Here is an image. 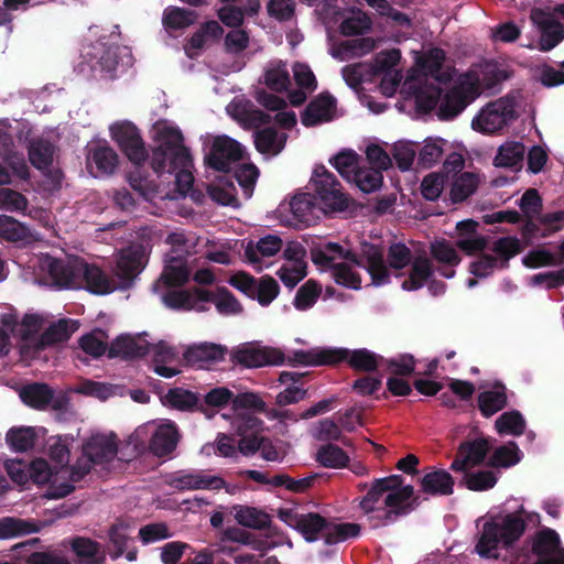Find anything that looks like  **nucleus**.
I'll use <instances>...</instances> for the list:
<instances>
[{
	"label": "nucleus",
	"mask_w": 564,
	"mask_h": 564,
	"mask_svg": "<svg viewBox=\"0 0 564 564\" xmlns=\"http://www.w3.org/2000/svg\"><path fill=\"white\" fill-rule=\"evenodd\" d=\"M166 243L171 247L166 254L164 270L153 285L156 293H161V301L170 308L204 312L213 303L220 315L231 316L242 312L241 304L225 288L215 292L194 289L191 291L169 290L166 288L185 283L192 270V262L187 259L194 248L193 239L183 232L170 234Z\"/></svg>",
	"instance_id": "obj_1"
},
{
	"label": "nucleus",
	"mask_w": 564,
	"mask_h": 564,
	"mask_svg": "<svg viewBox=\"0 0 564 564\" xmlns=\"http://www.w3.org/2000/svg\"><path fill=\"white\" fill-rule=\"evenodd\" d=\"M367 263L365 269L371 276L375 285H382L390 281V270L395 276H403L401 288L405 291L421 289L433 273L431 261L425 257H416L411 262L410 249L402 243H394L389 248V267L386 265L382 254L373 247L365 250Z\"/></svg>",
	"instance_id": "obj_2"
},
{
	"label": "nucleus",
	"mask_w": 564,
	"mask_h": 564,
	"mask_svg": "<svg viewBox=\"0 0 564 564\" xmlns=\"http://www.w3.org/2000/svg\"><path fill=\"white\" fill-rule=\"evenodd\" d=\"M507 78V73L496 63H486L453 80L438 108V117L452 119L474 101L482 90L494 88Z\"/></svg>",
	"instance_id": "obj_3"
},
{
	"label": "nucleus",
	"mask_w": 564,
	"mask_h": 564,
	"mask_svg": "<svg viewBox=\"0 0 564 564\" xmlns=\"http://www.w3.org/2000/svg\"><path fill=\"white\" fill-rule=\"evenodd\" d=\"M231 404V414L224 413L223 417L230 421V426L238 435L248 431H257L263 422L254 415V412H263L265 403L253 392L235 394L226 387L210 389L204 395L203 406L224 408Z\"/></svg>",
	"instance_id": "obj_4"
},
{
	"label": "nucleus",
	"mask_w": 564,
	"mask_h": 564,
	"mask_svg": "<svg viewBox=\"0 0 564 564\" xmlns=\"http://www.w3.org/2000/svg\"><path fill=\"white\" fill-rule=\"evenodd\" d=\"M181 432L175 422L160 419L139 425L127 438L139 455L150 453L158 457L171 455L181 441Z\"/></svg>",
	"instance_id": "obj_5"
},
{
	"label": "nucleus",
	"mask_w": 564,
	"mask_h": 564,
	"mask_svg": "<svg viewBox=\"0 0 564 564\" xmlns=\"http://www.w3.org/2000/svg\"><path fill=\"white\" fill-rule=\"evenodd\" d=\"M312 261L323 272H328L336 283L358 290L361 286L359 269L355 256L335 242L318 245L311 250Z\"/></svg>",
	"instance_id": "obj_6"
},
{
	"label": "nucleus",
	"mask_w": 564,
	"mask_h": 564,
	"mask_svg": "<svg viewBox=\"0 0 564 564\" xmlns=\"http://www.w3.org/2000/svg\"><path fill=\"white\" fill-rule=\"evenodd\" d=\"M525 529L527 522L519 513H508L500 520L486 521L475 551L480 557L497 560L499 545L505 550L511 549Z\"/></svg>",
	"instance_id": "obj_7"
},
{
	"label": "nucleus",
	"mask_w": 564,
	"mask_h": 564,
	"mask_svg": "<svg viewBox=\"0 0 564 564\" xmlns=\"http://www.w3.org/2000/svg\"><path fill=\"white\" fill-rule=\"evenodd\" d=\"M151 138L155 143L152 166L156 172L165 171L170 164H187L189 151L183 144V134L173 122L158 120L151 129Z\"/></svg>",
	"instance_id": "obj_8"
},
{
	"label": "nucleus",
	"mask_w": 564,
	"mask_h": 564,
	"mask_svg": "<svg viewBox=\"0 0 564 564\" xmlns=\"http://www.w3.org/2000/svg\"><path fill=\"white\" fill-rule=\"evenodd\" d=\"M66 464L59 468H53L48 462L45 463V470L50 474L42 482V485H48L45 497L48 499H62L70 495L75 490V484L79 482L96 469L97 466L105 468V465L111 460H75L74 464H69L70 460H65Z\"/></svg>",
	"instance_id": "obj_9"
},
{
	"label": "nucleus",
	"mask_w": 564,
	"mask_h": 564,
	"mask_svg": "<svg viewBox=\"0 0 564 564\" xmlns=\"http://www.w3.org/2000/svg\"><path fill=\"white\" fill-rule=\"evenodd\" d=\"M348 358L351 367L370 371L377 368L380 357L367 349H357L351 352L335 348H314L308 351L294 354V362L304 366L334 365Z\"/></svg>",
	"instance_id": "obj_10"
},
{
	"label": "nucleus",
	"mask_w": 564,
	"mask_h": 564,
	"mask_svg": "<svg viewBox=\"0 0 564 564\" xmlns=\"http://www.w3.org/2000/svg\"><path fill=\"white\" fill-rule=\"evenodd\" d=\"M444 59L445 53L441 48H431L421 58L422 68L430 74L426 83L415 93L416 106L423 111H430L437 104L441 105L443 100V98L441 99V94L443 91L446 94L453 85V82L447 84L437 75Z\"/></svg>",
	"instance_id": "obj_11"
},
{
	"label": "nucleus",
	"mask_w": 564,
	"mask_h": 564,
	"mask_svg": "<svg viewBox=\"0 0 564 564\" xmlns=\"http://www.w3.org/2000/svg\"><path fill=\"white\" fill-rule=\"evenodd\" d=\"M44 323L42 315L33 313L25 314L22 321L18 323L17 314L12 310L1 316V324L19 338L20 351L25 358L32 357L42 349V335L39 336V332Z\"/></svg>",
	"instance_id": "obj_12"
},
{
	"label": "nucleus",
	"mask_w": 564,
	"mask_h": 564,
	"mask_svg": "<svg viewBox=\"0 0 564 564\" xmlns=\"http://www.w3.org/2000/svg\"><path fill=\"white\" fill-rule=\"evenodd\" d=\"M82 270V259L59 260L45 257L40 261L39 282L57 290L80 289Z\"/></svg>",
	"instance_id": "obj_13"
},
{
	"label": "nucleus",
	"mask_w": 564,
	"mask_h": 564,
	"mask_svg": "<svg viewBox=\"0 0 564 564\" xmlns=\"http://www.w3.org/2000/svg\"><path fill=\"white\" fill-rule=\"evenodd\" d=\"M400 482V486L389 489L384 496V509L381 510V514L370 518V522L373 521V528L393 523L419 507V497L414 496V487L412 485H404V478L401 475Z\"/></svg>",
	"instance_id": "obj_14"
},
{
	"label": "nucleus",
	"mask_w": 564,
	"mask_h": 564,
	"mask_svg": "<svg viewBox=\"0 0 564 564\" xmlns=\"http://www.w3.org/2000/svg\"><path fill=\"white\" fill-rule=\"evenodd\" d=\"M316 199L325 213L343 212L348 206V198L340 184L324 166H317L311 178Z\"/></svg>",
	"instance_id": "obj_15"
},
{
	"label": "nucleus",
	"mask_w": 564,
	"mask_h": 564,
	"mask_svg": "<svg viewBox=\"0 0 564 564\" xmlns=\"http://www.w3.org/2000/svg\"><path fill=\"white\" fill-rule=\"evenodd\" d=\"M513 118L514 100L503 97L482 107L474 117L471 128L484 134H492L507 127Z\"/></svg>",
	"instance_id": "obj_16"
},
{
	"label": "nucleus",
	"mask_w": 564,
	"mask_h": 564,
	"mask_svg": "<svg viewBox=\"0 0 564 564\" xmlns=\"http://www.w3.org/2000/svg\"><path fill=\"white\" fill-rule=\"evenodd\" d=\"M209 151L205 156L206 164L219 172H227L232 164L243 156V147L228 135L208 137Z\"/></svg>",
	"instance_id": "obj_17"
},
{
	"label": "nucleus",
	"mask_w": 564,
	"mask_h": 564,
	"mask_svg": "<svg viewBox=\"0 0 564 564\" xmlns=\"http://www.w3.org/2000/svg\"><path fill=\"white\" fill-rule=\"evenodd\" d=\"M84 57L89 59L93 69L99 67L107 73L113 72L118 66L132 65V54L128 46L107 45L102 42L89 47L84 53Z\"/></svg>",
	"instance_id": "obj_18"
},
{
	"label": "nucleus",
	"mask_w": 564,
	"mask_h": 564,
	"mask_svg": "<svg viewBox=\"0 0 564 564\" xmlns=\"http://www.w3.org/2000/svg\"><path fill=\"white\" fill-rule=\"evenodd\" d=\"M231 358L236 364L247 368L282 365L283 352L278 348L262 346L258 343H245L231 350Z\"/></svg>",
	"instance_id": "obj_19"
},
{
	"label": "nucleus",
	"mask_w": 564,
	"mask_h": 564,
	"mask_svg": "<svg viewBox=\"0 0 564 564\" xmlns=\"http://www.w3.org/2000/svg\"><path fill=\"white\" fill-rule=\"evenodd\" d=\"M491 254H482L470 264V272L475 276L485 278L496 269L503 268L510 258L519 252V242L514 238L506 237L495 241Z\"/></svg>",
	"instance_id": "obj_20"
},
{
	"label": "nucleus",
	"mask_w": 564,
	"mask_h": 564,
	"mask_svg": "<svg viewBox=\"0 0 564 564\" xmlns=\"http://www.w3.org/2000/svg\"><path fill=\"white\" fill-rule=\"evenodd\" d=\"M111 138L118 143L127 158L139 165L148 158L144 142L139 130L129 121L115 122L109 128Z\"/></svg>",
	"instance_id": "obj_21"
},
{
	"label": "nucleus",
	"mask_w": 564,
	"mask_h": 564,
	"mask_svg": "<svg viewBox=\"0 0 564 564\" xmlns=\"http://www.w3.org/2000/svg\"><path fill=\"white\" fill-rule=\"evenodd\" d=\"M19 397L24 404L35 410H44L51 406L53 410H64L68 404L67 397L57 394L44 383H31L19 390Z\"/></svg>",
	"instance_id": "obj_22"
},
{
	"label": "nucleus",
	"mask_w": 564,
	"mask_h": 564,
	"mask_svg": "<svg viewBox=\"0 0 564 564\" xmlns=\"http://www.w3.org/2000/svg\"><path fill=\"white\" fill-rule=\"evenodd\" d=\"M148 254V248L143 245H131L121 250L117 258L115 274L123 284L131 282L143 270Z\"/></svg>",
	"instance_id": "obj_23"
},
{
	"label": "nucleus",
	"mask_w": 564,
	"mask_h": 564,
	"mask_svg": "<svg viewBox=\"0 0 564 564\" xmlns=\"http://www.w3.org/2000/svg\"><path fill=\"white\" fill-rule=\"evenodd\" d=\"M400 475L376 478L372 481L367 494L359 500V508L368 516L369 520L376 514H381V510L384 509L383 499L388 490L400 486Z\"/></svg>",
	"instance_id": "obj_24"
},
{
	"label": "nucleus",
	"mask_w": 564,
	"mask_h": 564,
	"mask_svg": "<svg viewBox=\"0 0 564 564\" xmlns=\"http://www.w3.org/2000/svg\"><path fill=\"white\" fill-rule=\"evenodd\" d=\"M278 214L281 223L290 227L308 226L315 219L314 206L307 194L294 196L290 203L280 205Z\"/></svg>",
	"instance_id": "obj_25"
},
{
	"label": "nucleus",
	"mask_w": 564,
	"mask_h": 564,
	"mask_svg": "<svg viewBox=\"0 0 564 564\" xmlns=\"http://www.w3.org/2000/svg\"><path fill=\"white\" fill-rule=\"evenodd\" d=\"M326 18L336 23L339 18H343L340 23V32L346 36L364 33L370 29L369 18L360 10H354V8H345L338 4V0L329 6L326 11Z\"/></svg>",
	"instance_id": "obj_26"
},
{
	"label": "nucleus",
	"mask_w": 564,
	"mask_h": 564,
	"mask_svg": "<svg viewBox=\"0 0 564 564\" xmlns=\"http://www.w3.org/2000/svg\"><path fill=\"white\" fill-rule=\"evenodd\" d=\"M47 460H4V467L11 480L19 486H24L29 481L35 485H42L47 475L45 470Z\"/></svg>",
	"instance_id": "obj_27"
},
{
	"label": "nucleus",
	"mask_w": 564,
	"mask_h": 564,
	"mask_svg": "<svg viewBox=\"0 0 564 564\" xmlns=\"http://www.w3.org/2000/svg\"><path fill=\"white\" fill-rule=\"evenodd\" d=\"M337 117L336 99L328 93L316 96L305 108L301 121L305 127L329 122Z\"/></svg>",
	"instance_id": "obj_28"
},
{
	"label": "nucleus",
	"mask_w": 564,
	"mask_h": 564,
	"mask_svg": "<svg viewBox=\"0 0 564 564\" xmlns=\"http://www.w3.org/2000/svg\"><path fill=\"white\" fill-rule=\"evenodd\" d=\"M167 484L178 491L198 489L219 490L226 488L224 478L202 473L178 471L170 477Z\"/></svg>",
	"instance_id": "obj_29"
},
{
	"label": "nucleus",
	"mask_w": 564,
	"mask_h": 564,
	"mask_svg": "<svg viewBox=\"0 0 564 564\" xmlns=\"http://www.w3.org/2000/svg\"><path fill=\"white\" fill-rule=\"evenodd\" d=\"M531 20L540 29V48L542 51L552 50L564 39L562 26L552 13L541 9H533Z\"/></svg>",
	"instance_id": "obj_30"
},
{
	"label": "nucleus",
	"mask_w": 564,
	"mask_h": 564,
	"mask_svg": "<svg viewBox=\"0 0 564 564\" xmlns=\"http://www.w3.org/2000/svg\"><path fill=\"white\" fill-rule=\"evenodd\" d=\"M484 460H453L451 469L465 473V485L469 490L482 491L492 488L498 480L494 470L473 471L471 468Z\"/></svg>",
	"instance_id": "obj_31"
},
{
	"label": "nucleus",
	"mask_w": 564,
	"mask_h": 564,
	"mask_svg": "<svg viewBox=\"0 0 564 564\" xmlns=\"http://www.w3.org/2000/svg\"><path fill=\"white\" fill-rule=\"evenodd\" d=\"M152 356V367L156 375L164 378H172L180 373L175 366L178 351L166 341L160 340L156 344H149V351Z\"/></svg>",
	"instance_id": "obj_32"
},
{
	"label": "nucleus",
	"mask_w": 564,
	"mask_h": 564,
	"mask_svg": "<svg viewBox=\"0 0 564 564\" xmlns=\"http://www.w3.org/2000/svg\"><path fill=\"white\" fill-rule=\"evenodd\" d=\"M419 484L423 494L432 497H445L454 492L455 480L447 470L432 467L419 478Z\"/></svg>",
	"instance_id": "obj_33"
},
{
	"label": "nucleus",
	"mask_w": 564,
	"mask_h": 564,
	"mask_svg": "<svg viewBox=\"0 0 564 564\" xmlns=\"http://www.w3.org/2000/svg\"><path fill=\"white\" fill-rule=\"evenodd\" d=\"M119 163L117 153L106 143L91 144L88 149L87 165L98 176L110 175Z\"/></svg>",
	"instance_id": "obj_34"
},
{
	"label": "nucleus",
	"mask_w": 564,
	"mask_h": 564,
	"mask_svg": "<svg viewBox=\"0 0 564 564\" xmlns=\"http://www.w3.org/2000/svg\"><path fill=\"white\" fill-rule=\"evenodd\" d=\"M86 458H108L118 454V438L113 432L94 433L83 444Z\"/></svg>",
	"instance_id": "obj_35"
},
{
	"label": "nucleus",
	"mask_w": 564,
	"mask_h": 564,
	"mask_svg": "<svg viewBox=\"0 0 564 564\" xmlns=\"http://www.w3.org/2000/svg\"><path fill=\"white\" fill-rule=\"evenodd\" d=\"M478 224L466 219L456 225V246L467 254L485 249L487 239L477 231Z\"/></svg>",
	"instance_id": "obj_36"
},
{
	"label": "nucleus",
	"mask_w": 564,
	"mask_h": 564,
	"mask_svg": "<svg viewBox=\"0 0 564 564\" xmlns=\"http://www.w3.org/2000/svg\"><path fill=\"white\" fill-rule=\"evenodd\" d=\"M225 351L226 348L220 345L200 343L189 346L184 351V359L192 366L204 368L223 360Z\"/></svg>",
	"instance_id": "obj_37"
},
{
	"label": "nucleus",
	"mask_w": 564,
	"mask_h": 564,
	"mask_svg": "<svg viewBox=\"0 0 564 564\" xmlns=\"http://www.w3.org/2000/svg\"><path fill=\"white\" fill-rule=\"evenodd\" d=\"M80 289L98 295H105L116 289V284L97 265L88 264L83 260L80 272Z\"/></svg>",
	"instance_id": "obj_38"
},
{
	"label": "nucleus",
	"mask_w": 564,
	"mask_h": 564,
	"mask_svg": "<svg viewBox=\"0 0 564 564\" xmlns=\"http://www.w3.org/2000/svg\"><path fill=\"white\" fill-rule=\"evenodd\" d=\"M433 259L441 264L440 273L446 279L455 275L454 268L460 263V257L447 240H435L430 247Z\"/></svg>",
	"instance_id": "obj_39"
},
{
	"label": "nucleus",
	"mask_w": 564,
	"mask_h": 564,
	"mask_svg": "<svg viewBox=\"0 0 564 564\" xmlns=\"http://www.w3.org/2000/svg\"><path fill=\"white\" fill-rule=\"evenodd\" d=\"M46 430L41 426H14L6 434V442L17 453L32 448L35 442L44 436Z\"/></svg>",
	"instance_id": "obj_40"
},
{
	"label": "nucleus",
	"mask_w": 564,
	"mask_h": 564,
	"mask_svg": "<svg viewBox=\"0 0 564 564\" xmlns=\"http://www.w3.org/2000/svg\"><path fill=\"white\" fill-rule=\"evenodd\" d=\"M149 341L142 335L119 336L109 348L110 357L135 358L147 355Z\"/></svg>",
	"instance_id": "obj_41"
},
{
	"label": "nucleus",
	"mask_w": 564,
	"mask_h": 564,
	"mask_svg": "<svg viewBox=\"0 0 564 564\" xmlns=\"http://www.w3.org/2000/svg\"><path fill=\"white\" fill-rule=\"evenodd\" d=\"M375 47V42L370 37H359L341 41L340 43H333L329 47V54L340 61H348L351 58L360 57Z\"/></svg>",
	"instance_id": "obj_42"
},
{
	"label": "nucleus",
	"mask_w": 564,
	"mask_h": 564,
	"mask_svg": "<svg viewBox=\"0 0 564 564\" xmlns=\"http://www.w3.org/2000/svg\"><path fill=\"white\" fill-rule=\"evenodd\" d=\"M283 247L280 237L275 235H268L257 241V243L249 245L246 250L247 259L250 263L254 264L258 270L263 269V260L276 254Z\"/></svg>",
	"instance_id": "obj_43"
},
{
	"label": "nucleus",
	"mask_w": 564,
	"mask_h": 564,
	"mask_svg": "<svg viewBox=\"0 0 564 564\" xmlns=\"http://www.w3.org/2000/svg\"><path fill=\"white\" fill-rule=\"evenodd\" d=\"M128 183L144 200L174 198L169 192L161 188L153 180L145 177L139 169L129 172Z\"/></svg>",
	"instance_id": "obj_44"
},
{
	"label": "nucleus",
	"mask_w": 564,
	"mask_h": 564,
	"mask_svg": "<svg viewBox=\"0 0 564 564\" xmlns=\"http://www.w3.org/2000/svg\"><path fill=\"white\" fill-rule=\"evenodd\" d=\"M37 237L26 225L11 216L0 215V240L30 243Z\"/></svg>",
	"instance_id": "obj_45"
},
{
	"label": "nucleus",
	"mask_w": 564,
	"mask_h": 564,
	"mask_svg": "<svg viewBox=\"0 0 564 564\" xmlns=\"http://www.w3.org/2000/svg\"><path fill=\"white\" fill-rule=\"evenodd\" d=\"M560 535L550 528L539 530L532 541V552L540 558H558L563 552L553 555L560 547Z\"/></svg>",
	"instance_id": "obj_46"
},
{
	"label": "nucleus",
	"mask_w": 564,
	"mask_h": 564,
	"mask_svg": "<svg viewBox=\"0 0 564 564\" xmlns=\"http://www.w3.org/2000/svg\"><path fill=\"white\" fill-rule=\"evenodd\" d=\"M224 30L217 21H208L203 24L197 32L193 34L185 52L189 57H194L209 42L220 39Z\"/></svg>",
	"instance_id": "obj_47"
},
{
	"label": "nucleus",
	"mask_w": 564,
	"mask_h": 564,
	"mask_svg": "<svg viewBox=\"0 0 564 564\" xmlns=\"http://www.w3.org/2000/svg\"><path fill=\"white\" fill-rule=\"evenodd\" d=\"M73 552L79 557L80 564H104L106 556L100 544L89 538L76 536L70 543Z\"/></svg>",
	"instance_id": "obj_48"
},
{
	"label": "nucleus",
	"mask_w": 564,
	"mask_h": 564,
	"mask_svg": "<svg viewBox=\"0 0 564 564\" xmlns=\"http://www.w3.org/2000/svg\"><path fill=\"white\" fill-rule=\"evenodd\" d=\"M55 155V148L53 144L42 138L32 140L29 144V159L34 167L43 171L44 173L51 172Z\"/></svg>",
	"instance_id": "obj_49"
},
{
	"label": "nucleus",
	"mask_w": 564,
	"mask_h": 564,
	"mask_svg": "<svg viewBox=\"0 0 564 564\" xmlns=\"http://www.w3.org/2000/svg\"><path fill=\"white\" fill-rule=\"evenodd\" d=\"M261 427L262 424L257 431H250L251 433H254L252 436H245L240 440L238 446L242 455L250 456L260 453L263 458H273L279 455L269 438L257 434Z\"/></svg>",
	"instance_id": "obj_50"
},
{
	"label": "nucleus",
	"mask_w": 564,
	"mask_h": 564,
	"mask_svg": "<svg viewBox=\"0 0 564 564\" xmlns=\"http://www.w3.org/2000/svg\"><path fill=\"white\" fill-rule=\"evenodd\" d=\"M161 400L164 405L180 411L200 410L205 412L203 405H199V398L197 394L182 388L169 390Z\"/></svg>",
	"instance_id": "obj_51"
},
{
	"label": "nucleus",
	"mask_w": 564,
	"mask_h": 564,
	"mask_svg": "<svg viewBox=\"0 0 564 564\" xmlns=\"http://www.w3.org/2000/svg\"><path fill=\"white\" fill-rule=\"evenodd\" d=\"M325 475L321 473H311L310 475L295 479L288 474L278 473L272 475V487H284L286 490L295 494H303L312 488L317 479Z\"/></svg>",
	"instance_id": "obj_52"
},
{
	"label": "nucleus",
	"mask_w": 564,
	"mask_h": 564,
	"mask_svg": "<svg viewBox=\"0 0 564 564\" xmlns=\"http://www.w3.org/2000/svg\"><path fill=\"white\" fill-rule=\"evenodd\" d=\"M525 154V147L518 141L502 143L495 156V165L501 167L521 166Z\"/></svg>",
	"instance_id": "obj_53"
},
{
	"label": "nucleus",
	"mask_w": 564,
	"mask_h": 564,
	"mask_svg": "<svg viewBox=\"0 0 564 564\" xmlns=\"http://www.w3.org/2000/svg\"><path fill=\"white\" fill-rule=\"evenodd\" d=\"M263 83L274 91H283L290 86V75L282 61L269 62L263 72Z\"/></svg>",
	"instance_id": "obj_54"
},
{
	"label": "nucleus",
	"mask_w": 564,
	"mask_h": 564,
	"mask_svg": "<svg viewBox=\"0 0 564 564\" xmlns=\"http://www.w3.org/2000/svg\"><path fill=\"white\" fill-rule=\"evenodd\" d=\"M213 200L228 206H237L236 187L227 175L215 178L207 187Z\"/></svg>",
	"instance_id": "obj_55"
},
{
	"label": "nucleus",
	"mask_w": 564,
	"mask_h": 564,
	"mask_svg": "<svg viewBox=\"0 0 564 564\" xmlns=\"http://www.w3.org/2000/svg\"><path fill=\"white\" fill-rule=\"evenodd\" d=\"M479 184L478 175L464 172L457 175L451 185L449 197L453 203H460L473 195Z\"/></svg>",
	"instance_id": "obj_56"
},
{
	"label": "nucleus",
	"mask_w": 564,
	"mask_h": 564,
	"mask_svg": "<svg viewBox=\"0 0 564 564\" xmlns=\"http://www.w3.org/2000/svg\"><path fill=\"white\" fill-rule=\"evenodd\" d=\"M286 135L272 128L260 130L256 133L254 143L259 152L275 155L284 148Z\"/></svg>",
	"instance_id": "obj_57"
},
{
	"label": "nucleus",
	"mask_w": 564,
	"mask_h": 564,
	"mask_svg": "<svg viewBox=\"0 0 564 564\" xmlns=\"http://www.w3.org/2000/svg\"><path fill=\"white\" fill-rule=\"evenodd\" d=\"M235 518L240 525L254 530H264L270 524V514L254 507L239 506Z\"/></svg>",
	"instance_id": "obj_58"
},
{
	"label": "nucleus",
	"mask_w": 564,
	"mask_h": 564,
	"mask_svg": "<svg viewBox=\"0 0 564 564\" xmlns=\"http://www.w3.org/2000/svg\"><path fill=\"white\" fill-rule=\"evenodd\" d=\"M327 519L316 512L302 514L296 531H299L307 542L318 540L319 533L326 532Z\"/></svg>",
	"instance_id": "obj_59"
},
{
	"label": "nucleus",
	"mask_w": 564,
	"mask_h": 564,
	"mask_svg": "<svg viewBox=\"0 0 564 564\" xmlns=\"http://www.w3.org/2000/svg\"><path fill=\"white\" fill-rule=\"evenodd\" d=\"M78 328V324L74 319H59L42 334V348L67 340L70 335Z\"/></svg>",
	"instance_id": "obj_60"
},
{
	"label": "nucleus",
	"mask_w": 564,
	"mask_h": 564,
	"mask_svg": "<svg viewBox=\"0 0 564 564\" xmlns=\"http://www.w3.org/2000/svg\"><path fill=\"white\" fill-rule=\"evenodd\" d=\"M360 533V525L357 523H333L327 521L326 532L323 535L326 544L332 545L356 538Z\"/></svg>",
	"instance_id": "obj_61"
},
{
	"label": "nucleus",
	"mask_w": 564,
	"mask_h": 564,
	"mask_svg": "<svg viewBox=\"0 0 564 564\" xmlns=\"http://www.w3.org/2000/svg\"><path fill=\"white\" fill-rule=\"evenodd\" d=\"M36 531V525L30 521L12 517H3L0 519L1 540L21 536Z\"/></svg>",
	"instance_id": "obj_62"
},
{
	"label": "nucleus",
	"mask_w": 564,
	"mask_h": 564,
	"mask_svg": "<svg viewBox=\"0 0 564 564\" xmlns=\"http://www.w3.org/2000/svg\"><path fill=\"white\" fill-rule=\"evenodd\" d=\"M197 19V14L192 10L177 7H169L163 12V24L169 29H184L193 24Z\"/></svg>",
	"instance_id": "obj_63"
},
{
	"label": "nucleus",
	"mask_w": 564,
	"mask_h": 564,
	"mask_svg": "<svg viewBox=\"0 0 564 564\" xmlns=\"http://www.w3.org/2000/svg\"><path fill=\"white\" fill-rule=\"evenodd\" d=\"M227 112L238 121L243 123L263 122L264 118L262 112L251 110V106L242 98H235L228 106Z\"/></svg>",
	"instance_id": "obj_64"
}]
</instances>
